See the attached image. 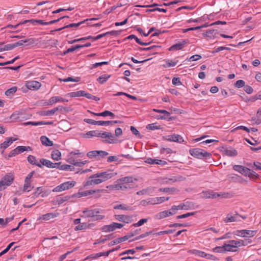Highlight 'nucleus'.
<instances>
[{
	"mask_svg": "<svg viewBox=\"0 0 261 261\" xmlns=\"http://www.w3.org/2000/svg\"><path fill=\"white\" fill-rule=\"evenodd\" d=\"M51 156L53 160L59 161L61 159V153L59 150L56 149L52 151Z\"/></svg>",
	"mask_w": 261,
	"mask_h": 261,
	"instance_id": "nucleus-27",
	"label": "nucleus"
},
{
	"mask_svg": "<svg viewBox=\"0 0 261 261\" xmlns=\"http://www.w3.org/2000/svg\"><path fill=\"white\" fill-rule=\"evenodd\" d=\"M15 244V242H12L10 243L8 246L3 251L0 253V256H2L4 254L6 253L11 248V247Z\"/></svg>",
	"mask_w": 261,
	"mask_h": 261,
	"instance_id": "nucleus-56",
	"label": "nucleus"
},
{
	"mask_svg": "<svg viewBox=\"0 0 261 261\" xmlns=\"http://www.w3.org/2000/svg\"><path fill=\"white\" fill-rule=\"evenodd\" d=\"M123 225L120 223L113 222L112 224L107 225H104L101 228V230L104 232H111L115 230L116 228H121Z\"/></svg>",
	"mask_w": 261,
	"mask_h": 261,
	"instance_id": "nucleus-7",
	"label": "nucleus"
},
{
	"mask_svg": "<svg viewBox=\"0 0 261 261\" xmlns=\"http://www.w3.org/2000/svg\"><path fill=\"white\" fill-rule=\"evenodd\" d=\"M40 164L42 165L45 166L48 168H59V165L61 164V163H53L49 160H47L45 159H41L40 160ZM60 169L62 170H65V164L62 165Z\"/></svg>",
	"mask_w": 261,
	"mask_h": 261,
	"instance_id": "nucleus-5",
	"label": "nucleus"
},
{
	"mask_svg": "<svg viewBox=\"0 0 261 261\" xmlns=\"http://www.w3.org/2000/svg\"><path fill=\"white\" fill-rule=\"evenodd\" d=\"M58 213H47L46 214L42 215L40 217V219H43L44 220H49L51 218L56 217L58 216Z\"/></svg>",
	"mask_w": 261,
	"mask_h": 261,
	"instance_id": "nucleus-22",
	"label": "nucleus"
},
{
	"mask_svg": "<svg viewBox=\"0 0 261 261\" xmlns=\"http://www.w3.org/2000/svg\"><path fill=\"white\" fill-rule=\"evenodd\" d=\"M248 177L250 178L256 179L258 178L259 175L256 172L250 169V172H249Z\"/></svg>",
	"mask_w": 261,
	"mask_h": 261,
	"instance_id": "nucleus-60",
	"label": "nucleus"
},
{
	"mask_svg": "<svg viewBox=\"0 0 261 261\" xmlns=\"http://www.w3.org/2000/svg\"><path fill=\"white\" fill-rule=\"evenodd\" d=\"M89 19H86V20H84V21L79 22L78 23H70V24H67V25H66V29H69L71 28H77V27L81 25L82 24L85 23V22L87 21Z\"/></svg>",
	"mask_w": 261,
	"mask_h": 261,
	"instance_id": "nucleus-38",
	"label": "nucleus"
},
{
	"mask_svg": "<svg viewBox=\"0 0 261 261\" xmlns=\"http://www.w3.org/2000/svg\"><path fill=\"white\" fill-rule=\"evenodd\" d=\"M87 155L90 159L95 158L97 160L98 150L90 151L87 152Z\"/></svg>",
	"mask_w": 261,
	"mask_h": 261,
	"instance_id": "nucleus-39",
	"label": "nucleus"
},
{
	"mask_svg": "<svg viewBox=\"0 0 261 261\" xmlns=\"http://www.w3.org/2000/svg\"><path fill=\"white\" fill-rule=\"evenodd\" d=\"M117 173L112 170L94 174L89 176L88 180L83 183V188H87L89 186L100 184L112 178Z\"/></svg>",
	"mask_w": 261,
	"mask_h": 261,
	"instance_id": "nucleus-1",
	"label": "nucleus"
},
{
	"mask_svg": "<svg viewBox=\"0 0 261 261\" xmlns=\"http://www.w3.org/2000/svg\"><path fill=\"white\" fill-rule=\"evenodd\" d=\"M111 75L103 74L97 79V81L100 84H103L110 77Z\"/></svg>",
	"mask_w": 261,
	"mask_h": 261,
	"instance_id": "nucleus-29",
	"label": "nucleus"
},
{
	"mask_svg": "<svg viewBox=\"0 0 261 261\" xmlns=\"http://www.w3.org/2000/svg\"><path fill=\"white\" fill-rule=\"evenodd\" d=\"M114 209L116 210H130L129 206H127L125 204H118L114 206Z\"/></svg>",
	"mask_w": 261,
	"mask_h": 261,
	"instance_id": "nucleus-50",
	"label": "nucleus"
},
{
	"mask_svg": "<svg viewBox=\"0 0 261 261\" xmlns=\"http://www.w3.org/2000/svg\"><path fill=\"white\" fill-rule=\"evenodd\" d=\"M235 176H236L235 177H232V179H235V181H238L241 184L247 182V180L242 178L241 176H238L237 175H235Z\"/></svg>",
	"mask_w": 261,
	"mask_h": 261,
	"instance_id": "nucleus-52",
	"label": "nucleus"
},
{
	"mask_svg": "<svg viewBox=\"0 0 261 261\" xmlns=\"http://www.w3.org/2000/svg\"><path fill=\"white\" fill-rule=\"evenodd\" d=\"M215 34H219L218 31L217 30H215V29L208 30L205 33H203L202 34V35L204 37H206L212 38L213 36V34H215Z\"/></svg>",
	"mask_w": 261,
	"mask_h": 261,
	"instance_id": "nucleus-25",
	"label": "nucleus"
},
{
	"mask_svg": "<svg viewBox=\"0 0 261 261\" xmlns=\"http://www.w3.org/2000/svg\"><path fill=\"white\" fill-rule=\"evenodd\" d=\"M115 217H116V219L117 220H118L119 221H122V222H123L126 223H129L130 219V217L129 216H125V215H116Z\"/></svg>",
	"mask_w": 261,
	"mask_h": 261,
	"instance_id": "nucleus-23",
	"label": "nucleus"
},
{
	"mask_svg": "<svg viewBox=\"0 0 261 261\" xmlns=\"http://www.w3.org/2000/svg\"><path fill=\"white\" fill-rule=\"evenodd\" d=\"M102 211H100L98 208H95L93 210H88L87 208L83 211V213L85 215V217L93 218V220L98 221L103 219L105 216L100 214Z\"/></svg>",
	"mask_w": 261,
	"mask_h": 261,
	"instance_id": "nucleus-3",
	"label": "nucleus"
},
{
	"mask_svg": "<svg viewBox=\"0 0 261 261\" xmlns=\"http://www.w3.org/2000/svg\"><path fill=\"white\" fill-rule=\"evenodd\" d=\"M130 129L132 132V133L135 135L136 136L140 138H142V136L141 135H140L139 132L136 128L135 127L133 126H131L130 127Z\"/></svg>",
	"mask_w": 261,
	"mask_h": 261,
	"instance_id": "nucleus-51",
	"label": "nucleus"
},
{
	"mask_svg": "<svg viewBox=\"0 0 261 261\" xmlns=\"http://www.w3.org/2000/svg\"><path fill=\"white\" fill-rule=\"evenodd\" d=\"M84 91L80 90L76 92H72L67 94V95L70 96V97H80L83 96Z\"/></svg>",
	"mask_w": 261,
	"mask_h": 261,
	"instance_id": "nucleus-34",
	"label": "nucleus"
},
{
	"mask_svg": "<svg viewBox=\"0 0 261 261\" xmlns=\"http://www.w3.org/2000/svg\"><path fill=\"white\" fill-rule=\"evenodd\" d=\"M223 152L225 155L228 156H237L238 154L237 151L234 149H225L223 151Z\"/></svg>",
	"mask_w": 261,
	"mask_h": 261,
	"instance_id": "nucleus-26",
	"label": "nucleus"
},
{
	"mask_svg": "<svg viewBox=\"0 0 261 261\" xmlns=\"http://www.w3.org/2000/svg\"><path fill=\"white\" fill-rule=\"evenodd\" d=\"M126 39H135L136 41L139 44L141 45H144V46H146V45H148L149 44H150L151 43V42H152V40H151L150 41L148 42H142L141 41L140 39H138L137 38V36H136L135 35H130L129 36H128Z\"/></svg>",
	"mask_w": 261,
	"mask_h": 261,
	"instance_id": "nucleus-19",
	"label": "nucleus"
},
{
	"mask_svg": "<svg viewBox=\"0 0 261 261\" xmlns=\"http://www.w3.org/2000/svg\"><path fill=\"white\" fill-rule=\"evenodd\" d=\"M80 154V152H79V150H75V151H72L70 153H69V155H68L69 156V158L66 160V162H68L69 163L74 165V166H76V163L77 162V161H76L74 159H73L72 157V155H77V154Z\"/></svg>",
	"mask_w": 261,
	"mask_h": 261,
	"instance_id": "nucleus-18",
	"label": "nucleus"
},
{
	"mask_svg": "<svg viewBox=\"0 0 261 261\" xmlns=\"http://www.w3.org/2000/svg\"><path fill=\"white\" fill-rule=\"evenodd\" d=\"M256 232V231L254 230L242 229L237 230L234 234L242 237H253Z\"/></svg>",
	"mask_w": 261,
	"mask_h": 261,
	"instance_id": "nucleus-8",
	"label": "nucleus"
},
{
	"mask_svg": "<svg viewBox=\"0 0 261 261\" xmlns=\"http://www.w3.org/2000/svg\"><path fill=\"white\" fill-rule=\"evenodd\" d=\"M65 201V198L64 197L57 196L55 199L53 200L51 202L53 205H60Z\"/></svg>",
	"mask_w": 261,
	"mask_h": 261,
	"instance_id": "nucleus-31",
	"label": "nucleus"
},
{
	"mask_svg": "<svg viewBox=\"0 0 261 261\" xmlns=\"http://www.w3.org/2000/svg\"><path fill=\"white\" fill-rule=\"evenodd\" d=\"M13 180L14 176L12 173L6 174L0 181V191L2 190V187L10 186L13 181Z\"/></svg>",
	"mask_w": 261,
	"mask_h": 261,
	"instance_id": "nucleus-6",
	"label": "nucleus"
},
{
	"mask_svg": "<svg viewBox=\"0 0 261 261\" xmlns=\"http://www.w3.org/2000/svg\"><path fill=\"white\" fill-rule=\"evenodd\" d=\"M65 190V182L58 186L53 190V192H58Z\"/></svg>",
	"mask_w": 261,
	"mask_h": 261,
	"instance_id": "nucleus-40",
	"label": "nucleus"
},
{
	"mask_svg": "<svg viewBox=\"0 0 261 261\" xmlns=\"http://www.w3.org/2000/svg\"><path fill=\"white\" fill-rule=\"evenodd\" d=\"M169 180H171L172 182H179L186 180V177L179 175H177L176 176H171L170 178H169Z\"/></svg>",
	"mask_w": 261,
	"mask_h": 261,
	"instance_id": "nucleus-28",
	"label": "nucleus"
},
{
	"mask_svg": "<svg viewBox=\"0 0 261 261\" xmlns=\"http://www.w3.org/2000/svg\"><path fill=\"white\" fill-rule=\"evenodd\" d=\"M147 219H142L140 220L137 223L133 224V226L135 227H138L141 226L144 223L147 222Z\"/></svg>",
	"mask_w": 261,
	"mask_h": 261,
	"instance_id": "nucleus-59",
	"label": "nucleus"
},
{
	"mask_svg": "<svg viewBox=\"0 0 261 261\" xmlns=\"http://www.w3.org/2000/svg\"><path fill=\"white\" fill-rule=\"evenodd\" d=\"M229 243H233L236 247H238L241 246H246L249 244L252 243V240L250 239H245L243 240H231L229 241Z\"/></svg>",
	"mask_w": 261,
	"mask_h": 261,
	"instance_id": "nucleus-13",
	"label": "nucleus"
},
{
	"mask_svg": "<svg viewBox=\"0 0 261 261\" xmlns=\"http://www.w3.org/2000/svg\"><path fill=\"white\" fill-rule=\"evenodd\" d=\"M159 191L163 192L165 193H168L169 194H173L175 193H177L179 191L178 189L175 188H160L159 189Z\"/></svg>",
	"mask_w": 261,
	"mask_h": 261,
	"instance_id": "nucleus-20",
	"label": "nucleus"
},
{
	"mask_svg": "<svg viewBox=\"0 0 261 261\" xmlns=\"http://www.w3.org/2000/svg\"><path fill=\"white\" fill-rule=\"evenodd\" d=\"M15 47L14 43L9 44L5 45V46L1 49V50H9L14 49Z\"/></svg>",
	"mask_w": 261,
	"mask_h": 261,
	"instance_id": "nucleus-54",
	"label": "nucleus"
},
{
	"mask_svg": "<svg viewBox=\"0 0 261 261\" xmlns=\"http://www.w3.org/2000/svg\"><path fill=\"white\" fill-rule=\"evenodd\" d=\"M146 128L150 130L160 129V126L155 125L154 123L149 124L146 126Z\"/></svg>",
	"mask_w": 261,
	"mask_h": 261,
	"instance_id": "nucleus-58",
	"label": "nucleus"
},
{
	"mask_svg": "<svg viewBox=\"0 0 261 261\" xmlns=\"http://www.w3.org/2000/svg\"><path fill=\"white\" fill-rule=\"evenodd\" d=\"M42 192V189L41 187H38L35 192L33 193V197H38Z\"/></svg>",
	"mask_w": 261,
	"mask_h": 261,
	"instance_id": "nucleus-61",
	"label": "nucleus"
},
{
	"mask_svg": "<svg viewBox=\"0 0 261 261\" xmlns=\"http://www.w3.org/2000/svg\"><path fill=\"white\" fill-rule=\"evenodd\" d=\"M244 90L248 94H251L253 92V88L249 85H245Z\"/></svg>",
	"mask_w": 261,
	"mask_h": 261,
	"instance_id": "nucleus-62",
	"label": "nucleus"
},
{
	"mask_svg": "<svg viewBox=\"0 0 261 261\" xmlns=\"http://www.w3.org/2000/svg\"><path fill=\"white\" fill-rule=\"evenodd\" d=\"M88 227V225L86 223H82L76 226L74 229L75 230L85 229Z\"/></svg>",
	"mask_w": 261,
	"mask_h": 261,
	"instance_id": "nucleus-48",
	"label": "nucleus"
},
{
	"mask_svg": "<svg viewBox=\"0 0 261 261\" xmlns=\"http://www.w3.org/2000/svg\"><path fill=\"white\" fill-rule=\"evenodd\" d=\"M196 212H192V213H188L185 214L177 216L176 217L177 219H182V218H186L190 216H193Z\"/></svg>",
	"mask_w": 261,
	"mask_h": 261,
	"instance_id": "nucleus-53",
	"label": "nucleus"
},
{
	"mask_svg": "<svg viewBox=\"0 0 261 261\" xmlns=\"http://www.w3.org/2000/svg\"><path fill=\"white\" fill-rule=\"evenodd\" d=\"M17 140V138L13 139L12 137L8 138L3 143L0 145V148L3 149L2 153H3L4 150L9 146L13 141H15Z\"/></svg>",
	"mask_w": 261,
	"mask_h": 261,
	"instance_id": "nucleus-15",
	"label": "nucleus"
},
{
	"mask_svg": "<svg viewBox=\"0 0 261 261\" xmlns=\"http://www.w3.org/2000/svg\"><path fill=\"white\" fill-rule=\"evenodd\" d=\"M163 139L168 141L178 143H181L184 141V140L183 139L182 137L180 135L177 134H173L172 135L165 136L163 137Z\"/></svg>",
	"mask_w": 261,
	"mask_h": 261,
	"instance_id": "nucleus-9",
	"label": "nucleus"
},
{
	"mask_svg": "<svg viewBox=\"0 0 261 261\" xmlns=\"http://www.w3.org/2000/svg\"><path fill=\"white\" fill-rule=\"evenodd\" d=\"M245 85V82L242 80H239L237 81L234 86L236 88H240L244 87Z\"/></svg>",
	"mask_w": 261,
	"mask_h": 261,
	"instance_id": "nucleus-46",
	"label": "nucleus"
},
{
	"mask_svg": "<svg viewBox=\"0 0 261 261\" xmlns=\"http://www.w3.org/2000/svg\"><path fill=\"white\" fill-rule=\"evenodd\" d=\"M177 64V62H172L169 60L166 61V64L164 65L163 66L165 67H169L170 66H174Z\"/></svg>",
	"mask_w": 261,
	"mask_h": 261,
	"instance_id": "nucleus-64",
	"label": "nucleus"
},
{
	"mask_svg": "<svg viewBox=\"0 0 261 261\" xmlns=\"http://www.w3.org/2000/svg\"><path fill=\"white\" fill-rule=\"evenodd\" d=\"M152 188H148L147 189H143L137 192V195H143L145 194H149L152 192Z\"/></svg>",
	"mask_w": 261,
	"mask_h": 261,
	"instance_id": "nucleus-47",
	"label": "nucleus"
},
{
	"mask_svg": "<svg viewBox=\"0 0 261 261\" xmlns=\"http://www.w3.org/2000/svg\"><path fill=\"white\" fill-rule=\"evenodd\" d=\"M40 141L42 145L46 146H51L53 145V142L50 141L46 136H42L40 137Z\"/></svg>",
	"mask_w": 261,
	"mask_h": 261,
	"instance_id": "nucleus-21",
	"label": "nucleus"
},
{
	"mask_svg": "<svg viewBox=\"0 0 261 261\" xmlns=\"http://www.w3.org/2000/svg\"><path fill=\"white\" fill-rule=\"evenodd\" d=\"M109 154L108 152L103 150H98V157L97 160H100L101 159L105 158Z\"/></svg>",
	"mask_w": 261,
	"mask_h": 261,
	"instance_id": "nucleus-45",
	"label": "nucleus"
},
{
	"mask_svg": "<svg viewBox=\"0 0 261 261\" xmlns=\"http://www.w3.org/2000/svg\"><path fill=\"white\" fill-rule=\"evenodd\" d=\"M27 160L32 165H35L40 168L42 167L40 164L36 162V158L35 156L29 155L27 158Z\"/></svg>",
	"mask_w": 261,
	"mask_h": 261,
	"instance_id": "nucleus-24",
	"label": "nucleus"
},
{
	"mask_svg": "<svg viewBox=\"0 0 261 261\" xmlns=\"http://www.w3.org/2000/svg\"><path fill=\"white\" fill-rule=\"evenodd\" d=\"M126 238H125L124 237L117 238L116 239L111 241L108 244V245H109V247H111L112 246L115 245V244H119V243H121L122 242L125 241H126Z\"/></svg>",
	"mask_w": 261,
	"mask_h": 261,
	"instance_id": "nucleus-30",
	"label": "nucleus"
},
{
	"mask_svg": "<svg viewBox=\"0 0 261 261\" xmlns=\"http://www.w3.org/2000/svg\"><path fill=\"white\" fill-rule=\"evenodd\" d=\"M169 199V197H155L150 199L148 203L151 204H159L165 201H167Z\"/></svg>",
	"mask_w": 261,
	"mask_h": 261,
	"instance_id": "nucleus-14",
	"label": "nucleus"
},
{
	"mask_svg": "<svg viewBox=\"0 0 261 261\" xmlns=\"http://www.w3.org/2000/svg\"><path fill=\"white\" fill-rule=\"evenodd\" d=\"M83 96H85L88 99H93L96 101L99 100L100 99L99 98L93 96L89 93H86L85 92V91H84Z\"/></svg>",
	"mask_w": 261,
	"mask_h": 261,
	"instance_id": "nucleus-44",
	"label": "nucleus"
},
{
	"mask_svg": "<svg viewBox=\"0 0 261 261\" xmlns=\"http://www.w3.org/2000/svg\"><path fill=\"white\" fill-rule=\"evenodd\" d=\"M174 213H172L170 210L169 211H165L162 212L159 214V217L160 219L164 218L166 217L170 216L173 215Z\"/></svg>",
	"mask_w": 261,
	"mask_h": 261,
	"instance_id": "nucleus-35",
	"label": "nucleus"
},
{
	"mask_svg": "<svg viewBox=\"0 0 261 261\" xmlns=\"http://www.w3.org/2000/svg\"><path fill=\"white\" fill-rule=\"evenodd\" d=\"M240 217L242 218L243 219H246L247 216L240 215L237 213H236V214L234 216H231L230 214H228L227 215L226 218L224 220V221L226 223L239 221H240V219H239Z\"/></svg>",
	"mask_w": 261,
	"mask_h": 261,
	"instance_id": "nucleus-11",
	"label": "nucleus"
},
{
	"mask_svg": "<svg viewBox=\"0 0 261 261\" xmlns=\"http://www.w3.org/2000/svg\"><path fill=\"white\" fill-rule=\"evenodd\" d=\"M17 90V87L16 86H14L7 90L5 92V95L7 96H10L11 94H13L15 93Z\"/></svg>",
	"mask_w": 261,
	"mask_h": 261,
	"instance_id": "nucleus-41",
	"label": "nucleus"
},
{
	"mask_svg": "<svg viewBox=\"0 0 261 261\" xmlns=\"http://www.w3.org/2000/svg\"><path fill=\"white\" fill-rule=\"evenodd\" d=\"M99 133L100 132L98 130H91L88 132L86 135L88 136V137H99Z\"/></svg>",
	"mask_w": 261,
	"mask_h": 261,
	"instance_id": "nucleus-37",
	"label": "nucleus"
},
{
	"mask_svg": "<svg viewBox=\"0 0 261 261\" xmlns=\"http://www.w3.org/2000/svg\"><path fill=\"white\" fill-rule=\"evenodd\" d=\"M16 148L19 154L25 151H28L32 150V148L30 146H19L17 147Z\"/></svg>",
	"mask_w": 261,
	"mask_h": 261,
	"instance_id": "nucleus-36",
	"label": "nucleus"
},
{
	"mask_svg": "<svg viewBox=\"0 0 261 261\" xmlns=\"http://www.w3.org/2000/svg\"><path fill=\"white\" fill-rule=\"evenodd\" d=\"M65 110L64 108L63 107H58L57 108H55L50 110H47V111H44L41 112V115L42 116H51L54 115L56 112L57 111H61Z\"/></svg>",
	"mask_w": 261,
	"mask_h": 261,
	"instance_id": "nucleus-17",
	"label": "nucleus"
},
{
	"mask_svg": "<svg viewBox=\"0 0 261 261\" xmlns=\"http://www.w3.org/2000/svg\"><path fill=\"white\" fill-rule=\"evenodd\" d=\"M183 47H182V44H180V43H176L175 44L171 46L169 50L170 51L175 50H180Z\"/></svg>",
	"mask_w": 261,
	"mask_h": 261,
	"instance_id": "nucleus-42",
	"label": "nucleus"
},
{
	"mask_svg": "<svg viewBox=\"0 0 261 261\" xmlns=\"http://www.w3.org/2000/svg\"><path fill=\"white\" fill-rule=\"evenodd\" d=\"M189 152L191 155L199 159H208L212 155L211 153L197 148L191 149Z\"/></svg>",
	"mask_w": 261,
	"mask_h": 261,
	"instance_id": "nucleus-4",
	"label": "nucleus"
},
{
	"mask_svg": "<svg viewBox=\"0 0 261 261\" xmlns=\"http://www.w3.org/2000/svg\"><path fill=\"white\" fill-rule=\"evenodd\" d=\"M100 115H101V116H103V117H105V116H110L113 118L115 117V114L114 113H113L112 112H111L109 111H107V110L103 112H101Z\"/></svg>",
	"mask_w": 261,
	"mask_h": 261,
	"instance_id": "nucleus-57",
	"label": "nucleus"
},
{
	"mask_svg": "<svg viewBox=\"0 0 261 261\" xmlns=\"http://www.w3.org/2000/svg\"><path fill=\"white\" fill-rule=\"evenodd\" d=\"M156 118L158 119H167L168 121L174 119V117L167 116L166 114H164V115H159L156 116Z\"/></svg>",
	"mask_w": 261,
	"mask_h": 261,
	"instance_id": "nucleus-55",
	"label": "nucleus"
},
{
	"mask_svg": "<svg viewBox=\"0 0 261 261\" xmlns=\"http://www.w3.org/2000/svg\"><path fill=\"white\" fill-rule=\"evenodd\" d=\"M102 191L101 190H88L84 192H79L77 194L73 195L72 196H77L78 197H81L82 196H87L90 195H92L96 192L99 193Z\"/></svg>",
	"mask_w": 261,
	"mask_h": 261,
	"instance_id": "nucleus-16",
	"label": "nucleus"
},
{
	"mask_svg": "<svg viewBox=\"0 0 261 261\" xmlns=\"http://www.w3.org/2000/svg\"><path fill=\"white\" fill-rule=\"evenodd\" d=\"M233 169L235 171L239 172L241 174L242 173L243 171H244V170H245L244 166H243L242 165H234L233 166ZM246 170H247V169H246Z\"/></svg>",
	"mask_w": 261,
	"mask_h": 261,
	"instance_id": "nucleus-43",
	"label": "nucleus"
},
{
	"mask_svg": "<svg viewBox=\"0 0 261 261\" xmlns=\"http://www.w3.org/2000/svg\"><path fill=\"white\" fill-rule=\"evenodd\" d=\"M160 47V46H156V45H153V46H150L148 47H145V48L139 47V49L140 50H144V51L151 50L155 51L156 49L159 48Z\"/></svg>",
	"mask_w": 261,
	"mask_h": 261,
	"instance_id": "nucleus-49",
	"label": "nucleus"
},
{
	"mask_svg": "<svg viewBox=\"0 0 261 261\" xmlns=\"http://www.w3.org/2000/svg\"><path fill=\"white\" fill-rule=\"evenodd\" d=\"M137 181L136 178H133L131 176H126L118 179L116 184L108 186L107 188L115 190H127L136 187Z\"/></svg>",
	"mask_w": 261,
	"mask_h": 261,
	"instance_id": "nucleus-2",
	"label": "nucleus"
},
{
	"mask_svg": "<svg viewBox=\"0 0 261 261\" xmlns=\"http://www.w3.org/2000/svg\"><path fill=\"white\" fill-rule=\"evenodd\" d=\"M23 43H26V45H31L35 43V40L33 38H29L25 40H22Z\"/></svg>",
	"mask_w": 261,
	"mask_h": 261,
	"instance_id": "nucleus-63",
	"label": "nucleus"
},
{
	"mask_svg": "<svg viewBox=\"0 0 261 261\" xmlns=\"http://www.w3.org/2000/svg\"><path fill=\"white\" fill-rule=\"evenodd\" d=\"M189 252H191V253L195 254L196 255H197L198 256H200L202 257H205L206 255V253H205L203 251L193 249V250H190L189 251Z\"/></svg>",
	"mask_w": 261,
	"mask_h": 261,
	"instance_id": "nucleus-32",
	"label": "nucleus"
},
{
	"mask_svg": "<svg viewBox=\"0 0 261 261\" xmlns=\"http://www.w3.org/2000/svg\"><path fill=\"white\" fill-rule=\"evenodd\" d=\"M41 84L40 83L35 81H29L27 82L25 84L26 87L32 90H36L41 87Z\"/></svg>",
	"mask_w": 261,
	"mask_h": 261,
	"instance_id": "nucleus-12",
	"label": "nucleus"
},
{
	"mask_svg": "<svg viewBox=\"0 0 261 261\" xmlns=\"http://www.w3.org/2000/svg\"><path fill=\"white\" fill-rule=\"evenodd\" d=\"M230 244H224L223 248L225 251H236L237 250H232V248H236L233 243H230Z\"/></svg>",
	"mask_w": 261,
	"mask_h": 261,
	"instance_id": "nucleus-33",
	"label": "nucleus"
},
{
	"mask_svg": "<svg viewBox=\"0 0 261 261\" xmlns=\"http://www.w3.org/2000/svg\"><path fill=\"white\" fill-rule=\"evenodd\" d=\"M99 137L103 139H109L110 140H105L103 141L104 143H114L113 140L112 139L114 137V135L111 133L103 132L102 133L100 132Z\"/></svg>",
	"mask_w": 261,
	"mask_h": 261,
	"instance_id": "nucleus-10",
	"label": "nucleus"
}]
</instances>
